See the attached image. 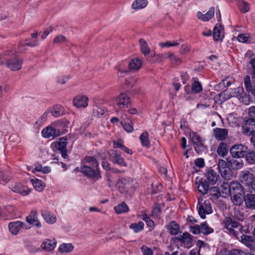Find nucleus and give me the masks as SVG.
Listing matches in <instances>:
<instances>
[{"label": "nucleus", "mask_w": 255, "mask_h": 255, "mask_svg": "<svg viewBox=\"0 0 255 255\" xmlns=\"http://www.w3.org/2000/svg\"><path fill=\"white\" fill-rule=\"evenodd\" d=\"M85 164L80 168V171L88 178L96 181L101 177L98 160L93 156H86L83 159Z\"/></svg>", "instance_id": "obj_1"}, {"label": "nucleus", "mask_w": 255, "mask_h": 255, "mask_svg": "<svg viewBox=\"0 0 255 255\" xmlns=\"http://www.w3.org/2000/svg\"><path fill=\"white\" fill-rule=\"evenodd\" d=\"M224 186L228 187L233 203L236 206L241 205L246 195L243 186L238 181H232L230 185L224 184Z\"/></svg>", "instance_id": "obj_2"}, {"label": "nucleus", "mask_w": 255, "mask_h": 255, "mask_svg": "<svg viewBox=\"0 0 255 255\" xmlns=\"http://www.w3.org/2000/svg\"><path fill=\"white\" fill-rule=\"evenodd\" d=\"M223 223L224 228L227 229L230 233L235 237H237L238 232L234 229L235 228L238 229L241 233H247V231L243 229V227L231 217H226L223 221Z\"/></svg>", "instance_id": "obj_3"}, {"label": "nucleus", "mask_w": 255, "mask_h": 255, "mask_svg": "<svg viewBox=\"0 0 255 255\" xmlns=\"http://www.w3.org/2000/svg\"><path fill=\"white\" fill-rule=\"evenodd\" d=\"M218 169L221 176L226 180H230L233 177V171L230 165L223 159H219Z\"/></svg>", "instance_id": "obj_4"}, {"label": "nucleus", "mask_w": 255, "mask_h": 255, "mask_svg": "<svg viewBox=\"0 0 255 255\" xmlns=\"http://www.w3.org/2000/svg\"><path fill=\"white\" fill-rule=\"evenodd\" d=\"M22 63V59L17 57L11 59H4V64L8 68L12 71L20 70Z\"/></svg>", "instance_id": "obj_5"}, {"label": "nucleus", "mask_w": 255, "mask_h": 255, "mask_svg": "<svg viewBox=\"0 0 255 255\" xmlns=\"http://www.w3.org/2000/svg\"><path fill=\"white\" fill-rule=\"evenodd\" d=\"M242 132L248 135L255 134V120L249 118L245 120L242 125Z\"/></svg>", "instance_id": "obj_6"}, {"label": "nucleus", "mask_w": 255, "mask_h": 255, "mask_svg": "<svg viewBox=\"0 0 255 255\" xmlns=\"http://www.w3.org/2000/svg\"><path fill=\"white\" fill-rule=\"evenodd\" d=\"M116 185L121 193H128L132 187L131 180L129 178H122L118 180Z\"/></svg>", "instance_id": "obj_7"}, {"label": "nucleus", "mask_w": 255, "mask_h": 255, "mask_svg": "<svg viewBox=\"0 0 255 255\" xmlns=\"http://www.w3.org/2000/svg\"><path fill=\"white\" fill-rule=\"evenodd\" d=\"M248 151V147L243 144H235L230 149L232 156L236 158H242L245 156Z\"/></svg>", "instance_id": "obj_8"}, {"label": "nucleus", "mask_w": 255, "mask_h": 255, "mask_svg": "<svg viewBox=\"0 0 255 255\" xmlns=\"http://www.w3.org/2000/svg\"><path fill=\"white\" fill-rule=\"evenodd\" d=\"M199 214L201 218L205 219L206 214L212 213V208L209 200H205L204 203L199 204Z\"/></svg>", "instance_id": "obj_9"}, {"label": "nucleus", "mask_w": 255, "mask_h": 255, "mask_svg": "<svg viewBox=\"0 0 255 255\" xmlns=\"http://www.w3.org/2000/svg\"><path fill=\"white\" fill-rule=\"evenodd\" d=\"M67 139L65 137H62L59 139V141L55 142V147L59 150L62 156L64 158H67V150L66 146L67 144Z\"/></svg>", "instance_id": "obj_10"}, {"label": "nucleus", "mask_w": 255, "mask_h": 255, "mask_svg": "<svg viewBox=\"0 0 255 255\" xmlns=\"http://www.w3.org/2000/svg\"><path fill=\"white\" fill-rule=\"evenodd\" d=\"M195 184L197 185V189L198 191L203 196L206 194L209 189V183L206 179L201 178L198 180L196 178Z\"/></svg>", "instance_id": "obj_11"}, {"label": "nucleus", "mask_w": 255, "mask_h": 255, "mask_svg": "<svg viewBox=\"0 0 255 255\" xmlns=\"http://www.w3.org/2000/svg\"><path fill=\"white\" fill-rule=\"evenodd\" d=\"M243 199L247 209L251 210L255 209V194L248 193L244 195Z\"/></svg>", "instance_id": "obj_12"}, {"label": "nucleus", "mask_w": 255, "mask_h": 255, "mask_svg": "<svg viewBox=\"0 0 255 255\" xmlns=\"http://www.w3.org/2000/svg\"><path fill=\"white\" fill-rule=\"evenodd\" d=\"M241 241L246 246L250 248V255H252V251H255V238L254 236L243 235L241 237Z\"/></svg>", "instance_id": "obj_13"}, {"label": "nucleus", "mask_w": 255, "mask_h": 255, "mask_svg": "<svg viewBox=\"0 0 255 255\" xmlns=\"http://www.w3.org/2000/svg\"><path fill=\"white\" fill-rule=\"evenodd\" d=\"M175 239L184 244L187 248L192 246V236L188 232H184L182 235L175 237Z\"/></svg>", "instance_id": "obj_14"}, {"label": "nucleus", "mask_w": 255, "mask_h": 255, "mask_svg": "<svg viewBox=\"0 0 255 255\" xmlns=\"http://www.w3.org/2000/svg\"><path fill=\"white\" fill-rule=\"evenodd\" d=\"M10 188L12 192L24 196L28 195L30 191L26 186L20 183H15L11 185Z\"/></svg>", "instance_id": "obj_15"}, {"label": "nucleus", "mask_w": 255, "mask_h": 255, "mask_svg": "<svg viewBox=\"0 0 255 255\" xmlns=\"http://www.w3.org/2000/svg\"><path fill=\"white\" fill-rule=\"evenodd\" d=\"M228 163L230 165L231 168L233 170H239L243 166L244 163L241 158L228 157L227 159Z\"/></svg>", "instance_id": "obj_16"}, {"label": "nucleus", "mask_w": 255, "mask_h": 255, "mask_svg": "<svg viewBox=\"0 0 255 255\" xmlns=\"http://www.w3.org/2000/svg\"><path fill=\"white\" fill-rule=\"evenodd\" d=\"M252 82L251 81V78L249 75H247L244 78V83L245 88L248 92L255 96V76H252Z\"/></svg>", "instance_id": "obj_17"}, {"label": "nucleus", "mask_w": 255, "mask_h": 255, "mask_svg": "<svg viewBox=\"0 0 255 255\" xmlns=\"http://www.w3.org/2000/svg\"><path fill=\"white\" fill-rule=\"evenodd\" d=\"M42 134L46 138L54 137L60 135V131L59 129H56L53 127L48 126L42 130Z\"/></svg>", "instance_id": "obj_18"}, {"label": "nucleus", "mask_w": 255, "mask_h": 255, "mask_svg": "<svg viewBox=\"0 0 255 255\" xmlns=\"http://www.w3.org/2000/svg\"><path fill=\"white\" fill-rule=\"evenodd\" d=\"M110 159L114 163L118 164L121 166L126 167L127 164L123 157L121 156V154L118 153L117 151H114L110 155Z\"/></svg>", "instance_id": "obj_19"}, {"label": "nucleus", "mask_w": 255, "mask_h": 255, "mask_svg": "<svg viewBox=\"0 0 255 255\" xmlns=\"http://www.w3.org/2000/svg\"><path fill=\"white\" fill-rule=\"evenodd\" d=\"M214 135L219 141L225 140L228 135V130L226 128H216L213 129Z\"/></svg>", "instance_id": "obj_20"}, {"label": "nucleus", "mask_w": 255, "mask_h": 255, "mask_svg": "<svg viewBox=\"0 0 255 255\" xmlns=\"http://www.w3.org/2000/svg\"><path fill=\"white\" fill-rule=\"evenodd\" d=\"M73 104L78 108H85L88 104V98L86 96L78 95L73 99Z\"/></svg>", "instance_id": "obj_21"}, {"label": "nucleus", "mask_w": 255, "mask_h": 255, "mask_svg": "<svg viewBox=\"0 0 255 255\" xmlns=\"http://www.w3.org/2000/svg\"><path fill=\"white\" fill-rule=\"evenodd\" d=\"M116 102L120 108H125L130 104V98L126 94L122 93L119 96Z\"/></svg>", "instance_id": "obj_22"}, {"label": "nucleus", "mask_w": 255, "mask_h": 255, "mask_svg": "<svg viewBox=\"0 0 255 255\" xmlns=\"http://www.w3.org/2000/svg\"><path fill=\"white\" fill-rule=\"evenodd\" d=\"M26 222L30 225L35 226L37 227H41V224L38 221L37 213L35 211H32L30 214L26 218Z\"/></svg>", "instance_id": "obj_23"}, {"label": "nucleus", "mask_w": 255, "mask_h": 255, "mask_svg": "<svg viewBox=\"0 0 255 255\" xmlns=\"http://www.w3.org/2000/svg\"><path fill=\"white\" fill-rule=\"evenodd\" d=\"M230 95L231 97H238L240 100H242L243 102L244 101V98H247L244 93V88L242 87H238L237 88L232 89Z\"/></svg>", "instance_id": "obj_24"}, {"label": "nucleus", "mask_w": 255, "mask_h": 255, "mask_svg": "<svg viewBox=\"0 0 255 255\" xmlns=\"http://www.w3.org/2000/svg\"><path fill=\"white\" fill-rule=\"evenodd\" d=\"M219 176L217 174L216 172L213 169L209 170L206 174V180L211 185H214L217 182Z\"/></svg>", "instance_id": "obj_25"}, {"label": "nucleus", "mask_w": 255, "mask_h": 255, "mask_svg": "<svg viewBox=\"0 0 255 255\" xmlns=\"http://www.w3.org/2000/svg\"><path fill=\"white\" fill-rule=\"evenodd\" d=\"M166 229L171 235H177L180 230L179 225L175 221H171L166 226Z\"/></svg>", "instance_id": "obj_26"}, {"label": "nucleus", "mask_w": 255, "mask_h": 255, "mask_svg": "<svg viewBox=\"0 0 255 255\" xmlns=\"http://www.w3.org/2000/svg\"><path fill=\"white\" fill-rule=\"evenodd\" d=\"M253 174L248 170L243 171L240 175V180L242 182H245L247 184L251 183L254 178Z\"/></svg>", "instance_id": "obj_27"}, {"label": "nucleus", "mask_w": 255, "mask_h": 255, "mask_svg": "<svg viewBox=\"0 0 255 255\" xmlns=\"http://www.w3.org/2000/svg\"><path fill=\"white\" fill-rule=\"evenodd\" d=\"M23 225V223L21 221H16L10 223L8 224V228L13 235H16Z\"/></svg>", "instance_id": "obj_28"}, {"label": "nucleus", "mask_w": 255, "mask_h": 255, "mask_svg": "<svg viewBox=\"0 0 255 255\" xmlns=\"http://www.w3.org/2000/svg\"><path fill=\"white\" fill-rule=\"evenodd\" d=\"M142 61L138 58L131 59L129 64L128 67L130 70H138L142 66Z\"/></svg>", "instance_id": "obj_29"}, {"label": "nucleus", "mask_w": 255, "mask_h": 255, "mask_svg": "<svg viewBox=\"0 0 255 255\" xmlns=\"http://www.w3.org/2000/svg\"><path fill=\"white\" fill-rule=\"evenodd\" d=\"M56 242L53 240L47 239L42 243L41 247L42 249L49 252L53 250L56 247Z\"/></svg>", "instance_id": "obj_30"}, {"label": "nucleus", "mask_w": 255, "mask_h": 255, "mask_svg": "<svg viewBox=\"0 0 255 255\" xmlns=\"http://www.w3.org/2000/svg\"><path fill=\"white\" fill-rule=\"evenodd\" d=\"M228 150L229 146L228 144L221 142L217 148V152L219 156L224 157L228 154Z\"/></svg>", "instance_id": "obj_31"}, {"label": "nucleus", "mask_w": 255, "mask_h": 255, "mask_svg": "<svg viewBox=\"0 0 255 255\" xmlns=\"http://www.w3.org/2000/svg\"><path fill=\"white\" fill-rule=\"evenodd\" d=\"M139 43L141 53L144 56H146L150 53V49L148 47L147 42L144 39L140 38L139 40Z\"/></svg>", "instance_id": "obj_32"}, {"label": "nucleus", "mask_w": 255, "mask_h": 255, "mask_svg": "<svg viewBox=\"0 0 255 255\" xmlns=\"http://www.w3.org/2000/svg\"><path fill=\"white\" fill-rule=\"evenodd\" d=\"M51 113L54 117H58L64 114V109L62 106L57 105L54 106Z\"/></svg>", "instance_id": "obj_33"}, {"label": "nucleus", "mask_w": 255, "mask_h": 255, "mask_svg": "<svg viewBox=\"0 0 255 255\" xmlns=\"http://www.w3.org/2000/svg\"><path fill=\"white\" fill-rule=\"evenodd\" d=\"M41 215L45 221L49 224H54L56 220V217L51 215L47 211H42Z\"/></svg>", "instance_id": "obj_34"}, {"label": "nucleus", "mask_w": 255, "mask_h": 255, "mask_svg": "<svg viewBox=\"0 0 255 255\" xmlns=\"http://www.w3.org/2000/svg\"><path fill=\"white\" fill-rule=\"evenodd\" d=\"M142 146L149 148L150 146V141L148 138V133L146 131L141 133L139 137Z\"/></svg>", "instance_id": "obj_35"}, {"label": "nucleus", "mask_w": 255, "mask_h": 255, "mask_svg": "<svg viewBox=\"0 0 255 255\" xmlns=\"http://www.w3.org/2000/svg\"><path fill=\"white\" fill-rule=\"evenodd\" d=\"M222 29L223 26L221 24H216L213 30V38L214 40L217 41L220 39Z\"/></svg>", "instance_id": "obj_36"}, {"label": "nucleus", "mask_w": 255, "mask_h": 255, "mask_svg": "<svg viewBox=\"0 0 255 255\" xmlns=\"http://www.w3.org/2000/svg\"><path fill=\"white\" fill-rule=\"evenodd\" d=\"M25 43H23L22 41L19 43L18 47V49L20 51L21 49L25 46H28L30 47H35L38 45V41L37 39H35L32 42H29V40L26 39L25 40Z\"/></svg>", "instance_id": "obj_37"}, {"label": "nucleus", "mask_w": 255, "mask_h": 255, "mask_svg": "<svg viewBox=\"0 0 255 255\" xmlns=\"http://www.w3.org/2000/svg\"><path fill=\"white\" fill-rule=\"evenodd\" d=\"M147 4L146 0H136L132 4V8L134 9H141L145 7Z\"/></svg>", "instance_id": "obj_38"}, {"label": "nucleus", "mask_w": 255, "mask_h": 255, "mask_svg": "<svg viewBox=\"0 0 255 255\" xmlns=\"http://www.w3.org/2000/svg\"><path fill=\"white\" fill-rule=\"evenodd\" d=\"M74 247L71 244L63 243L61 244L58 249L59 252L62 253H70L73 251Z\"/></svg>", "instance_id": "obj_39"}, {"label": "nucleus", "mask_w": 255, "mask_h": 255, "mask_svg": "<svg viewBox=\"0 0 255 255\" xmlns=\"http://www.w3.org/2000/svg\"><path fill=\"white\" fill-rule=\"evenodd\" d=\"M115 212L118 214H122L127 212L129 210L128 206L125 203L123 202L114 207Z\"/></svg>", "instance_id": "obj_40"}, {"label": "nucleus", "mask_w": 255, "mask_h": 255, "mask_svg": "<svg viewBox=\"0 0 255 255\" xmlns=\"http://www.w3.org/2000/svg\"><path fill=\"white\" fill-rule=\"evenodd\" d=\"M129 228L132 229L135 233L142 231L144 229V223L142 221L134 223L129 226Z\"/></svg>", "instance_id": "obj_41"}, {"label": "nucleus", "mask_w": 255, "mask_h": 255, "mask_svg": "<svg viewBox=\"0 0 255 255\" xmlns=\"http://www.w3.org/2000/svg\"><path fill=\"white\" fill-rule=\"evenodd\" d=\"M208 192L210 195L216 199H218L221 195L220 189L217 186H213L210 188Z\"/></svg>", "instance_id": "obj_42"}, {"label": "nucleus", "mask_w": 255, "mask_h": 255, "mask_svg": "<svg viewBox=\"0 0 255 255\" xmlns=\"http://www.w3.org/2000/svg\"><path fill=\"white\" fill-rule=\"evenodd\" d=\"M31 181L36 190L40 192L44 189V185L41 180L38 179H31Z\"/></svg>", "instance_id": "obj_43"}, {"label": "nucleus", "mask_w": 255, "mask_h": 255, "mask_svg": "<svg viewBox=\"0 0 255 255\" xmlns=\"http://www.w3.org/2000/svg\"><path fill=\"white\" fill-rule=\"evenodd\" d=\"M108 114V111L102 108H96L93 110L94 116L101 118Z\"/></svg>", "instance_id": "obj_44"}, {"label": "nucleus", "mask_w": 255, "mask_h": 255, "mask_svg": "<svg viewBox=\"0 0 255 255\" xmlns=\"http://www.w3.org/2000/svg\"><path fill=\"white\" fill-rule=\"evenodd\" d=\"M11 178V174L8 171L0 172V180L4 183H7Z\"/></svg>", "instance_id": "obj_45"}, {"label": "nucleus", "mask_w": 255, "mask_h": 255, "mask_svg": "<svg viewBox=\"0 0 255 255\" xmlns=\"http://www.w3.org/2000/svg\"><path fill=\"white\" fill-rule=\"evenodd\" d=\"M165 58H169L170 62L174 64H179L181 62V59L174 55L172 53L168 52L165 54L164 56Z\"/></svg>", "instance_id": "obj_46"}, {"label": "nucleus", "mask_w": 255, "mask_h": 255, "mask_svg": "<svg viewBox=\"0 0 255 255\" xmlns=\"http://www.w3.org/2000/svg\"><path fill=\"white\" fill-rule=\"evenodd\" d=\"M246 160L250 164H255V151H251L246 152L245 155Z\"/></svg>", "instance_id": "obj_47"}, {"label": "nucleus", "mask_w": 255, "mask_h": 255, "mask_svg": "<svg viewBox=\"0 0 255 255\" xmlns=\"http://www.w3.org/2000/svg\"><path fill=\"white\" fill-rule=\"evenodd\" d=\"M200 227L201 232L204 235L208 234L213 232V230L207 225L206 222L201 224Z\"/></svg>", "instance_id": "obj_48"}, {"label": "nucleus", "mask_w": 255, "mask_h": 255, "mask_svg": "<svg viewBox=\"0 0 255 255\" xmlns=\"http://www.w3.org/2000/svg\"><path fill=\"white\" fill-rule=\"evenodd\" d=\"M192 91L196 93H198L202 90L201 83L198 81H195L192 85Z\"/></svg>", "instance_id": "obj_49"}, {"label": "nucleus", "mask_w": 255, "mask_h": 255, "mask_svg": "<svg viewBox=\"0 0 255 255\" xmlns=\"http://www.w3.org/2000/svg\"><path fill=\"white\" fill-rule=\"evenodd\" d=\"M190 137L192 141L193 145L200 142L202 140L201 137L197 133L193 131L190 132Z\"/></svg>", "instance_id": "obj_50"}, {"label": "nucleus", "mask_w": 255, "mask_h": 255, "mask_svg": "<svg viewBox=\"0 0 255 255\" xmlns=\"http://www.w3.org/2000/svg\"><path fill=\"white\" fill-rule=\"evenodd\" d=\"M66 37L63 35H59L56 36L53 40V43L55 44H59L67 42Z\"/></svg>", "instance_id": "obj_51"}, {"label": "nucleus", "mask_w": 255, "mask_h": 255, "mask_svg": "<svg viewBox=\"0 0 255 255\" xmlns=\"http://www.w3.org/2000/svg\"><path fill=\"white\" fill-rule=\"evenodd\" d=\"M239 5L242 12L244 13L247 12L250 9L249 3L245 1H240L239 2Z\"/></svg>", "instance_id": "obj_52"}, {"label": "nucleus", "mask_w": 255, "mask_h": 255, "mask_svg": "<svg viewBox=\"0 0 255 255\" xmlns=\"http://www.w3.org/2000/svg\"><path fill=\"white\" fill-rule=\"evenodd\" d=\"M194 148L195 151L198 153H201L204 151L205 149V146L202 143V141L201 140L200 142L198 143H196L194 145Z\"/></svg>", "instance_id": "obj_53"}, {"label": "nucleus", "mask_w": 255, "mask_h": 255, "mask_svg": "<svg viewBox=\"0 0 255 255\" xmlns=\"http://www.w3.org/2000/svg\"><path fill=\"white\" fill-rule=\"evenodd\" d=\"M121 124L124 129L127 132H130L133 130V128L131 124L123 121L121 122Z\"/></svg>", "instance_id": "obj_54"}, {"label": "nucleus", "mask_w": 255, "mask_h": 255, "mask_svg": "<svg viewBox=\"0 0 255 255\" xmlns=\"http://www.w3.org/2000/svg\"><path fill=\"white\" fill-rule=\"evenodd\" d=\"M141 251L143 253V255H153V252L152 250L145 245L141 246Z\"/></svg>", "instance_id": "obj_55"}, {"label": "nucleus", "mask_w": 255, "mask_h": 255, "mask_svg": "<svg viewBox=\"0 0 255 255\" xmlns=\"http://www.w3.org/2000/svg\"><path fill=\"white\" fill-rule=\"evenodd\" d=\"M215 9L214 7L210 8L209 10L205 14V18H204V21H208L214 15Z\"/></svg>", "instance_id": "obj_56"}, {"label": "nucleus", "mask_w": 255, "mask_h": 255, "mask_svg": "<svg viewBox=\"0 0 255 255\" xmlns=\"http://www.w3.org/2000/svg\"><path fill=\"white\" fill-rule=\"evenodd\" d=\"M250 37L249 34H240L238 36V40L239 42H242V43H245L247 42L249 38Z\"/></svg>", "instance_id": "obj_57"}, {"label": "nucleus", "mask_w": 255, "mask_h": 255, "mask_svg": "<svg viewBox=\"0 0 255 255\" xmlns=\"http://www.w3.org/2000/svg\"><path fill=\"white\" fill-rule=\"evenodd\" d=\"M161 210L159 205L158 204H155V206L152 210L153 216L157 217L161 213Z\"/></svg>", "instance_id": "obj_58"}, {"label": "nucleus", "mask_w": 255, "mask_h": 255, "mask_svg": "<svg viewBox=\"0 0 255 255\" xmlns=\"http://www.w3.org/2000/svg\"><path fill=\"white\" fill-rule=\"evenodd\" d=\"M142 219L146 222L148 227H152L154 226V222L148 216H144Z\"/></svg>", "instance_id": "obj_59"}, {"label": "nucleus", "mask_w": 255, "mask_h": 255, "mask_svg": "<svg viewBox=\"0 0 255 255\" xmlns=\"http://www.w3.org/2000/svg\"><path fill=\"white\" fill-rule=\"evenodd\" d=\"M123 141L122 139H119L118 141H114V148H120L121 149L123 148L124 145L123 144Z\"/></svg>", "instance_id": "obj_60"}, {"label": "nucleus", "mask_w": 255, "mask_h": 255, "mask_svg": "<svg viewBox=\"0 0 255 255\" xmlns=\"http://www.w3.org/2000/svg\"><path fill=\"white\" fill-rule=\"evenodd\" d=\"M195 164L199 167H203L205 166L204 160L203 158H198L195 160Z\"/></svg>", "instance_id": "obj_61"}, {"label": "nucleus", "mask_w": 255, "mask_h": 255, "mask_svg": "<svg viewBox=\"0 0 255 255\" xmlns=\"http://www.w3.org/2000/svg\"><path fill=\"white\" fill-rule=\"evenodd\" d=\"M190 231L194 234H199L201 233L200 227L198 225L191 227Z\"/></svg>", "instance_id": "obj_62"}, {"label": "nucleus", "mask_w": 255, "mask_h": 255, "mask_svg": "<svg viewBox=\"0 0 255 255\" xmlns=\"http://www.w3.org/2000/svg\"><path fill=\"white\" fill-rule=\"evenodd\" d=\"M249 118L255 120V106H252L249 109Z\"/></svg>", "instance_id": "obj_63"}, {"label": "nucleus", "mask_w": 255, "mask_h": 255, "mask_svg": "<svg viewBox=\"0 0 255 255\" xmlns=\"http://www.w3.org/2000/svg\"><path fill=\"white\" fill-rule=\"evenodd\" d=\"M234 253L230 251L224 249L220 251L218 255H233Z\"/></svg>", "instance_id": "obj_64"}]
</instances>
